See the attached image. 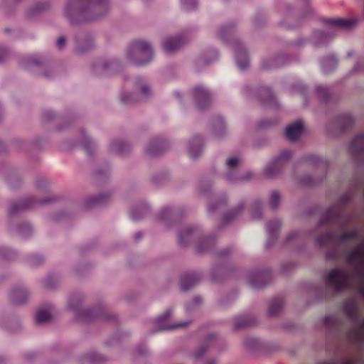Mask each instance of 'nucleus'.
Here are the masks:
<instances>
[{"mask_svg": "<svg viewBox=\"0 0 364 364\" xmlns=\"http://www.w3.org/2000/svg\"><path fill=\"white\" fill-rule=\"evenodd\" d=\"M109 0H68L65 14L72 23L94 21L105 15Z\"/></svg>", "mask_w": 364, "mask_h": 364, "instance_id": "f257e3e1", "label": "nucleus"}, {"mask_svg": "<svg viewBox=\"0 0 364 364\" xmlns=\"http://www.w3.org/2000/svg\"><path fill=\"white\" fill-rule=\"evenodd\" d=\"M127 58L136 65H144L153 58V50L150 44L142 40L132 42L127 51Z\"/></svg>", "mask_w": 364, "mask_h": 364, "instance_id": "f03ea898", "label": "nucleus"}, {"mask_svg": "<svg viewBox=\"0 0 364 364\" xmlns=\"http://www.w3.org/2000/svg\"><path fill=\"white\" fill-rule=\"evenodd\" d=\"M349 277L350 275L348 272L333 269L326 275V282L328 287L336 292H339L348 289Z\"/></svg>", "mask_w": 364, "mask_h": 364, "instance_id": "7ed1b4c3", "label": "nucleus"}, {"mask_svg": "<svg viewBox=\"0 0 364 364\" xmlns=\"http://www.w3.org/2000/svg\"><path fill=\"white\" fill-rule=\"evenodd\" d=\"M358 236V231L356 229L352 230L350 231L343 232L338 237L334 232L328 231L318 237L316 242L320 247L329 246L334 245L336 240H338L339 242H343L347 240L356 239Z\"/></svg>", "mask_w": 364, "mask_h": 364, "instance_id": "20e7f679", "label": "nucleus"}, {"mask_svg": "<svg viewBox=\"0 0 364 364\" xmlns=\"http://www.w3.org/2000/svg\"><path fill=\"white\" fill-rule=\"evenodd\" d=\"M291 152L290 151H282L280 155L271 164H269L266 167L264 170L266 176L269 177L275 176L280 170L283 164L287 160H289L291 158Z\"/></svg>", "mask_w": 364, "mask_h": 364, "instance_id": "39448f33", "label": "nucleus"}, {"mask_svg": "<svg viewBox=\"0 0 364 364\" xmlns=\"http://www.w3.org/2000/svg\"><path fill=\"white\" fill-rule=\"evenodd\" d=\"M323 22L326 26L332 29H350L357 23V21L354 19L340 18H326Z\"/></svg>", "mask_w": 364, "mask_h": 364, "instance_id": "423d86ee", "label": "nucleus"}, {"mask_svg": "<svg viewBox=\"0 0 364 364\" xmlns=\"http://www.w3.org/2000/svg\"><path fill=\"white\" fill-rule=\"evenodd\" d=\"M349 149L355 157L364 159V134H358L353 139Z\"/></svg>", "mask_w": 364, "mask_h": 364, "instance_id": "0eeeda50", "label": "nucleus"}, {"mask_svg": "<svg viewBox=\"0 0 364 364\" xmlns=\"http://www.w3.org/2000/svg\"><path fill=\"white\" fill-rule=\"evenodd\" d=\"M200 279L197 273H184L181 275L180 285L183 290H188L196 284Z\"/></svg>", "mask_w": 364, "mask_h": 364, "instance_id": "6e6552de", "label": "nucleus"}, {"mask_svg": "<svg viewBox=\"0 0 364 364\" xmlns=\"http://www.w3.org/2000/svg\"><path fill=\"white\" fill-rule=\"evenodd\" d=\"M303 131V124L301 121H297L286 128V137L291 141H296L301 134Z\"/></svg>", "mask_w": 364, "mask_h": 364, "instance_id": "1a4fd4ad", "label": "nucleus"}, {"mask_svg": "<svg viewBox=\"0 0 364 364\" xmlns=\"http://www.w3.org/2000/svg\"><path fill=\"white\" fill-rule=\"evenodd\" d=\"M184 43L181 36L169 38L164 43L163 48L166 53H171L178 50Z\"/></svg>", "mask_w": 364, "mask_h": 364, "instance_id": "9d476101", "label": "nucleus"}, {"mask_svg": "<svg viewBox=\"0 0 364 364\" xmlns=\"http://www.w3.org/2000/svg\"><path fill=\"white\" fill-rule=\"evenodd\" d=\"M346 262L348 264L356 262L360 266L364 265V245L350 252L346 257Z\"/></svg>", "mask_w": 364, "mask_h": 364, "instance_id": "9b49d317", "label": "nucleus"}, {"mask_svg": "<svg viewBox=\"0 0 364 364\" xmlns=\"http://www.w3.org/2000/svg\"><path fill=\"white\" fill-rule=\"evenodd\" d=\"M34 199L33 198H25L19 200L18 202L13 204L9 209V213L14 215L21 210H24L33 206Z\"/></svg>", "mask_w": 364, "mask_h": 364, "instance_id": "f8f14e48", "label": "nucleus"}, {"mask_svg": "<svg viewBox=\"0 0 364 364\" xmlns=\"http://www.w3.org/2000/svg\"><path fill=\"white\" fill-rule=\"evenodd\" d=\"M202 152V143L200 136L194 137L190 142L188 146V154L191 158L196 159L200 155Z\"/></svg>", "mask_w": 364, "mask_h": 364, "instance_id": "ddd939ff", "label": "nucleus"}, {"mask_svg": "<svg viewBox=\"0 0 364 364\" xmlns=\"http://www.w3.org/2000/svg\"><path fill=\"white\" fill-rule=\"evenodd\" d=\"M236 63L240 70H245L249 65L246 50L241 46H239L236 50Z\"/></svg>", "mask_w": 364, "mask_h": 364, "instance_id": "4468645a", "label": "nucleus"}, {"mask_svg": "<svg viewBox=\"0 0 364 364\" xmlns=\"http://www.w3.org/2000/svg\"><path fill=\"white\" fill-rule=\"evenodd\" d=\"M149 92H123L121 95V101L125 105L134 104L138 102L139 97H146Z\"/></svg>", "mask_w": 364, "mask_h": 364, "instance_id": "2eb2a0df", "label": "nucleus"}, {"mask_svg": "<svg viewBox=\"0 0 364 364\" xmlns=\"http://www.w3.org/2000/svg\"><path fill=\"white\" fill-rule=\"evenodd\" d=\"M341 213H333L332 210H328L321 218L319 226H331L333 223L340 220Z\"/></svg>", "mask_w": 364, "mask_h": 364, "instance_id": "dca6fc26", "label": "nucleus"}, {"mask_svg": "<svg viewBox=\"0 0 364 364\" xmlns=\"http://www.w3.org/2000/svg\"><path fill=\"white\" fill-rule=\"evenodd\" d=\"M269 277L267 272H257L250 280V284L255 289L263 287L266 284V279Z\"/></svg>", "mask_w": 364, "mask_h": 364, "instance_id": "f3484780", "label": "nucleus"}, {"mask_svg": "<svg viewBox=\"0 0 364 364\" xmlns=\"http://www.w3.org/2000/svg\"><path fill=\"white\" fill-rule=\"evenodd\" d=\"M343 310L345 314L353 322H357L358 320V309L357 305L353 302H346L344 304Z\"/></svg>", "mask_w": 364, "mask_h": 364, "instance_id": "a211bd4d", "label": "nucleus"}, {"mask_svg": "<svg viewBox=\"0 0 364 364\" xmlns=\"http://www.w3.org/2000/svg\"><path fill=\"white\" fill-rule=\"evenodd\" d=\"M165 147V142L161 140H153L148 145L146 152L150 155H158Z\"/></svg>", "mask_w": 364, "mask_h": 364, "instance_id": "6ab92c4d", "label": "nucleus"}, {"mask_svg": "<svg viewBox=\"0 0 364 364\" xmlns=\"http://www.w3.org/2000/svg\"><path fill=\"white\" fill-rule=\"evenodd\" d=\"M194 93V98L196 100L198 107L200 109L206 108L210 104L208 92H200Z\"/></svg>", "mask_w": 364, "mask_h": 364, "instance_id": "aec40b11", "label": "nucleus"}, {"mask_svg": "<svg viewBox=\"0 0 364 364\" xmlns=\"http://www.w3.org/2000/svg\"><path fill=\"white\" fill-rule=\"evenodd\" d=\"M50 318V306H47L39 308L36 314V319L38 323L48 321Z\"/></svg>", "mask_w": 364, "mask_h": 364, "instance_id": "412c9836", "label": "nucleus"}, {"mask_svg": "<svg viewBox=\"0 0 364 364\" xmlns=\"http://www.w3.org/2000/svg\"><path fill=\"white\" fill-rule=\"evenodd\" d=\"M11 299L15 304H23L26 301L27 292L24 289H14L11 292Z\"/></svg>", "mask_w": 364, "mask_h": 364, "instance_id": "4be33fe9", "label": "nucleus"}, {"mask_svg": "<svg viewBox=\"0 0 364 364\" xmlns=\"http://www.w3.org/2000/svg\"><path fill=\"white\" fill-rule=\"evenodd\" d=\"M283 301L281 298L277 297L274 299L269 307V314L270 316L277 315L282 310Z\"/></svg>", "mask_w": 364, "mask_h": 364, "instance_id": "5701e85b", "label": "nucleus"}, {"mask_svg": "<svg viewBox=\"0 0 364 364\" xmlns=\"http://www.w3.org/2000/svg\"><path fill=\"white\" fill-rule=\"evenodd\" d=\"M195 230L193 226L186 228L178 235V240L182 245H186L189 242L192 233Z\"/></svg>", "mask_w": 364, "mask_h": 364, "instance_id": "b1692460", "label": "nucleus"}, {"mask_svg": "<svg viewBox=\"0 0 364 364\" xmlns=\"http://www.w3.org/2000/svg\"><path fill=\"white\" fill-rule=\"evenodd\" d=\"M118 64L117 62H105L103 63L98 64L95 69L102 68L104 75L112 74L117 68Z\"/></svg>", "mask_w": 364, "mask_h": 364, "instance_id": "393cba45", "label": "nucleus"}, {"mask_svg": "<svg viewBox=\"0 0 364 364\" xmlns=\"http://www.w3.org/2000/svg\"><path fill=\"white\" fill-rule=\"evenodd\" d=\"M281 226L280 221L278 220H274L273 221L269 222L267 225V230L269 235L271 238H274L277 235V232Z\"/></svg>", "mask_w": 364, "mask_h": 364, "instance_id": "a878e982", "label": "nucleus"}, {"mask_svg": "<svg viewBox=\"0 0 364 364\" xmlns=\"http://www.w3.org/2000/svg\"><path fill=\"white\" fill-rule=\"evenodd\" d=\"M338 65V60L334 55H331L322 63L323 69L325 72H330Z\"/></svg>", "mask_w": 364, "mask_h": 364, "instance_id": "bb28decb", "label": "nucleus"}, {"mask_svg": "<svg viewBox=\"0 0 364 364\" xmlns=\"http://www.w3.org/2000/svg\"><path fill=\"white\" fill-rule=\"evenodd\" d=\"M254 323L253 320L247 316H241L236 318L235 323V328L240 329L248 326L252 325Z\"/></svg>", "mask_w": 364, "mask_h": 364, "instance_id": "cd10ccee", "label": "nucleus"}, {"mask_svg": "<svg viewBox=\"0 0 364 364\" xmlns=\"http://www.w3.org/2000/svg\"><path fill=\"white\" fill-rule=\"evenodd\" d=\"M128 145L121 140H114L110 144V149L117 153L122 154Z\"/></svg>", "mask_w": 364, "mask_h": 364, "instance_id": "c85d7f7f", "label": "nucleus"}, {"mask_svg": "<svg viewBox=\"0 0 364 364\" xmlns=\"http://www.w3.org/2000/svg\"><path fill=\"white\" fill-rule=\"evenodd\" d=\"M340 124L343 130L352 127L354 124V119L350 114H344L340 118Z\"/></svg>", "mask_w": 364, "mask_h": 364, "instance_id": "c756f323", "label": "nucleus"}, {"mask_svg": "<svg viewBox=\"0 0 364 364\" xmlns=\"http://www.w3.org/2000/svg\"><path fill=\"white\" fill-rule=\"evenodd\" d=\"M243 208V205H239L237 208L235 210H231L230 212L228 213L224 216V220L226 223L231 222L241 212L242 209Z\"/></svg>", "mask_w": 364, "mask_h": 364, "instance_id": "7c9ffc66", "label": "nucleus"}, {"mask_svg": "<svg viewBox=\"0 0 364 364\" xmlns=\"http://www.w3.org/2000/svg\"><path fill=\"white\" fill-rule=\"evenodd\" d=\"M360 328L364 330V320L360 323ZM349 336L354 341L364 340V334L361 333L356 329H352L349 333Z\"/></svg>", "mask_w": 364, "mask_h": 364, "instance_id": "2f4dec72", "label": "nucleus"}, {"mask_svg": "<svg viewBox=\"0 0 364 364\" xmlns=\"http://www.w3.org/2000/svg\"><path fill=\"white\" fill-rule=\"evenodd\" d=\"M233 33L232 26H228L222 28L219 31V38L223 41H226L227 38L230 36Z\"/></svg>", "mask_w": 364, "mask_h": 364, "instance_id": "473e14b6", "label": "nucleus"}, {"mask_svg": "<svg viewBox=\"0 0 364 364\" xmlns=\"http://www.w3.org/2000/svg\"><path fill=\"white\" fill-rule=\"evenodd\" d=\"M280 201V195L277 191H273L270 196V205L272 208H277Z\"/></svg>", "mask_w": 364, "mask_h": 364, "instance_id": "72a5a7b5", "label": "nucleus"}, {"mask_svg": "<svg viewBox=\"0 0 364 364\" xmlns=\"http://www.w3.org/2000/svg\"><path fill=\"white\" fill-rule=\"evenodd\" d=\"M319 38V41L317 43V46H321L326 43L328 41H329L332 37L329 36L328 33L326 32H317L316 34Z\"/></svg>", "mask_w": 364, "mask_h": 364, "instance_id": "f704fd0d", "label": "nucleus"}, {"mask_svg": "<svg viewBox=\"0 0 364 364\" xmlns=\"http://www.w3.org/2000/svg\"><path fill=\"white\" fill-rule=\"evenodd\" d=\"M183 7L189 11L195 8L197 5V0H181Z\"/></svg>", "mask_w": 364, "mask_h": 364, "instance_id": "c9c22d12", "label": "nucleus"}, {"mask_svg": "<svg viewBox=\"0 0 364 364\" xmlns=\"http://www.w3.org/2000/svg\"><path fill=\"white\" fill-rule=\"evenodd\" d=\"M226 164L230 171L237 167L238 164V159L235 157H231L226 161Z\"/></svg>", "mask_w": 364, "mask_h": 364, "instance_id": "e433bc0d", "label": "nucleus"}, {"mask_svg": "<svg viewBox=\"0 0 364 364\" xmlns=\"http://www.w3.org/2000/svg\"><path fill=\"white\" fill-rule=\"evenodd\" d=\"M320 364H357V361L354 359H350L345 361L336 362L333 360L325 361Z\"/></svg>", "mask_w": 364, "mask_h": 364, "instance_id": "4c0bfd02", "label": "nucleus"}, {"mask_svg": "<svg viewBox=\"0 0 364 364\" xmlns=\"http://www.w3.org/2000/svg\"><path fill=\"white\" fill-rule=\"evenodd\" d=\"M105 360L104 357L99 354H95L91 358V362L93 364H100L102 362Z\"/></svg>", "mask_w": 364, "mask_h": 364, "instance_id": "58836bf2", "label": "nucleus"}, {"mask_svg": "<svg viewBox=\"0 0 364 364\" xmlns=\"http://www.w3.org/2000/svg\"><path fill=\"white\" fill-rule=\"evenodd\" d=\"M171 310H167L166 312H164V314L163 315L160 316L157 318L158 323H161L163 321L168 319L171 316Z\"/></svg>", "mask_w": 364, "mask_h": 364, "instance_id": "ea45409f", "label": "nucleus"}, {"mask_svg": "<svg viewBox=\"0 0 364 364\" xmlns=\"http://www.w3.org/2000/svg\"><path fill=\"white\" fill-rule=\"evenodd\" d=\"M306 160L310 163L317 164L321 161V159L315 155H309L306 156Z\"/></svg>", "mask_w": 364, "mask_h": 364, "instance_id": "a19ab883", "label": "nucleus"}, {"mask_svg": "<svg viewBox=\"0 0 364 364\" xmlns=\"http://www.w3.org/2000/svg\"><path fill=\"white\" fill-rule=\"evenodd\" d=\"M188 323H178L176 325H174V326H163L160 328V330H166V329H174V328H181V327H183V326H185L186 325H187Z\"/></svg>", "mask_w": 364, "mask_h": 364, "instance_id": "79ce46f5", "label": "nucleus"}, {"mask_svg": "<svg viewBox=\"0 0 364 364\" xmlns=\"http://www.w3.org/2000/svg\"><path fill=\"white\" fill-rule=\"evenodd\" d=\"M338 252L336 250L328 252L326 255L327 259L332 260H336L338 258Z\"/></svg>", "mask_w": 364, "mask_h": 364, "instance_id": "37998d69", "label": "nucleus"}, {"mask_svg": "<svg viewBox=\"0 0 364 364\" xmlns=\"http://www.w3.org/2000/svg\"><path fill=\"white\" fill-rule=\"evenodd\" d=\"M140 85H141V90L140 91L146 92V91H149V90L151 89L150 85L146 82H145L144 80L140 82Z\"/></svg>", "mask_w": 364, "mask_h": 364, "instance_id": "c03bdc74", "label": "nucleus"}, {"mask_svg": "<svg viewBox=\"0 0 364 364\" xmlns=\"http://www.w3.org/2000/svg\"><path fill=\"white\" fill-rule=\"evenodd\" d=\"M217 126H218L219 129L220 130V133L219 134H221L225 129V125H224V122H223V119L219 118L217 120Z\"/></svg>", "mask_w": 364, "mask_h": 364, "instance_id": "a18cd8bd", "label": "nucleus"}, {"mask_svg": "<svg viewBox=\"0 0 364 364\" xmlns=\"http://www.w3.org/2000/svg\"><path fill=\"white\" fill-rule=\"evenodd\" d=\"M206 350V347H200V349L195 354V357L196 358H200L203 353H205V351Z\"/></svg>", "mask_w": 364, "mask_h": 364, "instance_id": "49530a36", "label": "nucleus"}, {"mask_svg": "<svg viewBox=\"0 0 364 364\" xmlns=\"http://www.w3.org/2000/svg\"><path fill=\"white\" fill-rule=\"evenodd\" d=\"M261 215L260 206H258L252 213V216L255 218H259Z\"/></svg>", "mask_w": 364, "mask_h": 364, "instance_id": "de8ad7c7", "label": "nucleus"}, {"mask_svg": "<svg viewBox=\"0 0 364 364\" xmlns=\"http://www.w3.org/2000/svg\"><path fill=\"white\" fill-rule=\"evenodd\" d=\"M65 43V38L64 37H60L58 39L57 44L59 48H61Z\"/></svg>", "mask_w": 364, "mask_h": 364, "instance_id": "09e8293b", "label": "nucleus"}, {"mask_svg": "<svg viewBox=\"0 0 364 364\" xmlns=\"http://www.w3.org/2000/svg\"><path fill=\"white\" fill-rule=\"evenodd\" d=\"M74 300H76V301H77V304H79V303H80V302H79V300H78V299H77V298H76V297H73V298H71V299H70V301H69V303H68V306H69V307H70L71 309H77V307H75V306H73V301Z\"/></svg>", "mask_w": 364, "mask_h": 364, "instance_id": "8fccbe9b", "label": "nucleus"}, {"mask_svg": "<svg viewBox=\"0 0 364 364\" xmlns=\"http://www.w3.org/2000/svg\"><path fill=\"white\" fill-rule=\"evenodd\" d=\"M6 55V52L4 48L0 47V62L3 61Z\"/></svg>", "mask_w": 364, "mask_h": 364, "instance_id": "3c124183", "label": "nucleus"}, {"mask_svg": "<svg viewBox=\"0 0 364 364\" xmlns=\"http://www.w3.org/2000/svg\"><path fill=\"white\" fill-rule=\"evenodd\" d=\"M105 201V199L102 196H97L94 198V203L95 204H99V203H103Z\"/></svg>", "mask_w": 364, "mask_h": 364, "instance_id": "603ef678", "label": "nucleus"}, {"mask_svg": "<svg viewBox=\"0 0 364 364\" xmlns=\"http://www.w3.org/2000/svg\"><path fill=\"white\" fill-rule=\"evenodd\" d=\"M85 149L87 150V151L88 152V154H91L90 151V146H92L93 144H92V142L88 141H87L85 144Z\"/></svg>", "mask_w": 364, "mask_h": 364, "instance_id": "864d4df0", "label": "nucleus"}, {"mask_svg": "<svg viewBox=\"0 0 364 364\" xmlns=\"http://www.w3.org/2000/svg\"><path fill=\"white\" fill-rule=\"evenodd\" d=\"M130 217L132 218V219L133 220H139V219L141 218V217H140V216H136V213H135V211H132V212L131 213V214H130Z\"/></svg>", "mask_w": 364, "mask_h": 364, "instance_id": "5fc2aeb1", "label": "nucleus"}, {"mask_svg": "<svg viewBox=\"0 0 364 364\" xmlns=\"http://www.w3.org/2000/svg\"><path fill=\"white\" fill-rule=\"evenodd\" d=\"M296 235H297L296 232H291L288 235V237H287L288 241H291V240H294V238L296 237Z\"/></svg>", "mask_w": 364, "mask_h": 364, "instance_id": "6e6d98bb", "label": "nucleus"}, {"mask_svg": "<svg viewBox=\"0 0 364 364\" xmlns=\"http://www.w3.org/2000/svg\"><path fill=\"white\" fill-rule=\"evenodd\" d=\"M194 91L200 92V91H206V90H205V87H203V85H199L197 87H196Z\"/></svg>", "mask_w": 364, "mask_h": 364, "instance_id": "4d7b16f0", "label": "nucleus"}, {"mask_svg": "<svg viewBox=\"0 0 364 364\" xmlns=\"http://www.w3.org/2000/svg\"><path fill=\"white\" fill-rule=\"evenodd\" d=\"M85 313L86 314V315H87V316L91 317V318L98 316V315H93L92 312L90 311H86Z\"/></svg>", "mask_w": 364, "mask_h": 364, "instance_id": "13d9d810", "label": "nucleus"}, {"mask_svg": "<svg viewBox=\"0 0 364 364\" xmlns=\"http://www.w3.org/2000/svg\"><path fill=\"white\" fill-rule=\"evenodd\" d=\"M142 237V234L141 232H138L135 234L134 238L136 240H139Z\"/></svg>", "mask_w": 364, "mask_h": 364, "instance_id": "bf43d9fd", "label": "nucleus"}, {"mask_svg": "<svg viewBox=\"0 0 364 364\" xmlns=\"http://www.w3.org/2000/svg\"><path fill=\"white\" fill-rule=\"evenodd\" d=\"M361 63H363V61H362V60H360V62H358V64L356 65V66H355V69L356 70H363V68H360V65Z\"/></svg>", "mask_w": 364, "mask_h": 364, "instance_id": "052dcab7", "label": "nucleus"}, {"mask_svg": "<svg viewBox=\"0 0 364 364\" xmlns=\"http://www.w3.org/2000/svg\"><path fill=\"white\" fill-rule=\"evenodd\" d=\"M296 89L298 90L297 91H305L306 87L304 85H299V87Z\"/></svg>", "mask_w": 364, "mask_h": 364, "instance_id": "680f3d73", "label": "nucleus"}, {"mask_svg": "<svg viewBox=\"0 0 364 364\" xmlns=\"http://www.w3.org/2000/svg\"><path fill=\"white\" fill-rule=\"evenodd\" d=\"M200 301H201L200 298L196 297V298L194 299L193 301H194V303L196 304H199L200 302Z\"/></svg>", "mask_w": 364, "mask_h": 364, "instance_id": "e2e57ef3", "label": "nucleus"}, {"mask_svg": "<svg viewBox=\"0 0 364 364\" xmlns=\"http://www.w3.org/2000/svg\"><path fill=\"white\" fill-rule=\"evenodd\" d=\"M356 273H357L358 275L364 276V271H363V270H356Z\"/></svg>", "mask_w": 364, "mask_h": 364, "instance_id": "0e129e2a", "label": "nucleus"}, {"mask_svg": "<svg viewBox=\"0 0 364 364\" xmlns=\"http://www.w3.org/2000/svg\"><path fill=\"white\" fill-rule=\"evenodd\" d=\"M267 94V96L271 99V100H273L272 92H265Z\"/></svg>", "mask_w": 364, "mask_h": 364, "instance_id": "69168bd1", "label": "nucleus"}, {"mask_svg": "<svg viewBox=\"0 0 364 364\" xmlns=\"http://www.w3.org/2000/svg\"><path fill=\"white\" fill-rule=\"evenodd\" d=\"M360 291L364 294V284H363V286L360 289Z\"/></svg>", "mask_w": 364, "mask_h": 364, "instance_id": "338daca9", "label": "nucleus"}, {"mask_svg": "<svg viewBox=\"0 0 364 364\" xmlns=\"http://www.w3.org/2000/svg\"><path fill=\"white\" fill-rule=\"evenodd\" d=\"M227 178H228L229 180H231V181H232V180H233V178H232L230 176H229V175L227 176Z\"/></svg>", "mask_w": 364, "mask_h": 364, "instance_id": "774afa93", "label": "nucleus"}]
</instances>
